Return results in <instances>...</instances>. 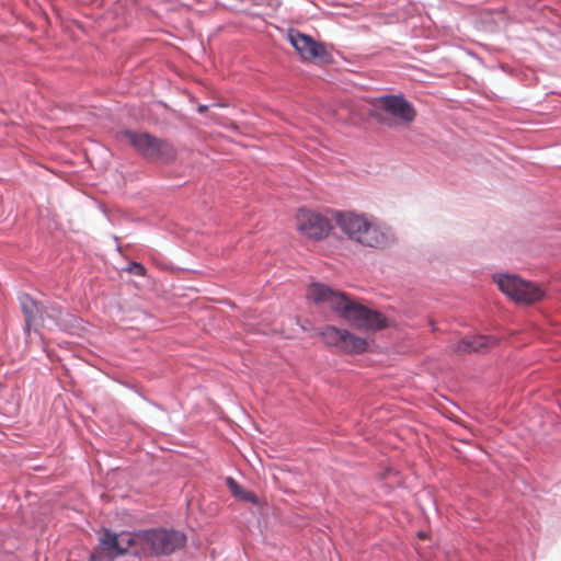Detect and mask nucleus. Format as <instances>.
Segmentation results:
<instances>
[{
    "instance_id": "f257e3e1",
    "label": "nucleus",
    "mask_w": 561,
    "mask_h": 561,
    "mask_svg": "<svg viewBox=\"0 0 561 561\" xmlns=\"http://www.w3.org/2000/svg\"><path fill=\"white\" fill-rule=\"evenodd\" d=\"M307 298L318 305H328L357 329L376 331L389 325L387 318L381 312L369 309L352 300L346 294L334 290L324 284L312 283L308 288Z\"/></svg>"
},
{
    "instance_id": "f03ea898",
    "label": "nucleus",
    "mask_w": 561,
    "mask_h": 561,
    "mask_svg": "<svg viewBox=\"0 0 561 561\" xmlns=\"http://www.w3.org/2000/svg\"><path fill=\"white\" fill-rule=\"evenodd\" d=\"M136 556H170L182 549L186 542L183 533L162 527L136 531Z\"/></svg>"
},
{
    "instance_id": "7ed1b4c3",
    "label": "nucleus",
    "mask_w": 561,
    "mask_h": 561,
    "mask_svg": "<svg viewBox=\"0 0 561 561\" xmlns=\"http://www.w3.org/2000/svg\"><path fill=\"white\" fill-rule=\"evenodd\" d=\"M22 312L25 318V333L31 334L34 330L43 337L42 330H53L60 325L62 309L57 304L39 306L37 301L23 294L19 297Z\"/></svg>"
},
{
    "instance_id": "20e7f679",
    "label": "nucleus",
    "mask_w": 561,
    "mask_h": 561,
    "mask_svg": "<svg viewBox=\"0 0 561 561\" xmlns=\"http://www.w3.org/2000/svg\"><path fill=\"white\" fill-rule=\"evenodd\" d=\"M123 136L140 156L151 162L168 164L176 158V150L168 140L133 130L124 131Z\"/></svg>"
},
{
    "instance_id": "39448f33",
    "label": "nucleus",
    "mask_w": 561,
    "mask_h": 561,
    "mask_svg": "<svg viewBox=\"0 0 561 561\" xmlns=\"http://www.w3.org/2000/svg\"><path fill=\"white\" fill-rule=\"evenodd\" d=\"M136 531H123L121 534H115L110 529H103L102 537L99 539V545L90 556V561H113L115 558L126 553L136 556Z\"/></svg>"
},
{
    "instance_id": "423d86ee",
    "label": "nucleus",
    "mask_w": 561,
    "mask_h": 561,
    "mask_svg": "<svg viewBox=\"0 0 561 561\" xmlns=\"http://www.w3.org/2000/svg\"><path fill=\"white\" fill-rule=\"evenodd\" d=\"M500 290L516 302L530 305L543 297V291L537 285L522 279L517 275L499 274L493 276Z\"/></svg>"
},
{
    "instance_id": "0eeeda50",
    "label": "nucleus",
    "mask_w": 561,
    "mask_h": 561,
    "mask_svg": "<svg viewBox=\"0 0 561 561\" xmlns=\"http://www.w3.org/2000/svg\"><path fill=\"white\" fill-rule=\"evenodd\" d=\"M320 335L328 346L335 347L344 354H362L368 347L366 339L333 325L324 328Z\"/></svg>"
},
{
    "instance_id": "6e6552de",
    "label": "nucleus",
    "mask_w": 561,
    "mask_h": 561,
    "mask_svg": "<svg viewBox=\"0 0 561 561\" xmlns=\"http://www.w3.org/2000/svg\"><path fill=\"white\" fill-rule=\"evenodd\" d=\"M333 218L343 233H345L350 240L358 243L364 242V237L374 226L373 218L355 211L334 210Z\"/></svg>"
},
{
    "instance_id": "1a4fd4ad",
    "label": "nucleus",
    "mask_w": 561,
    "mask_h": 561,
    "mask_svg": "<svg viewBox=\"0 0 561 561\" xmlns=\"http://www.w3.org/2000/svg\"><path fill=\"white\" fill-rule=\"evenodd\" d=\"M288 39L305 61L330 62L332 59L325 46L309 35L296 30H290Z\"/></svg>"
},
{
    "instance_id": "9d476101",
    "label": "nucleus",
    "mask_w": 561,
    "mask_h": 561,
    "mask_svg": "<svg viewBox=\"0 0 561 561\" xmlns=\"http://www.w3.org/2000/svg\"><path fill=\"white\" fill-rule=\"evenodd\" d=\"M380 104L385 113L393 119V122H391L387 118H382V122L389 126H408L413 123L416 117L415 108L403 96L386 95L380 99Z\"/></svg>"
},
{
    "instance_id": "9b49d317",
    "label": "nucleus",
    "mask_w": 561,
    "mask_h": 561,
    "mask_svg": "<svg viewBox=\"0 0 561 561\" xmlns=\"http://www.w3.org/2000/svg\"><path fill=\"white\" fill-rule=\"evenodd\" d=\"M296 219L298 230L314 241L325 238L332 228L327 217L307 208L299 209Z\"/></svg>"
},
{
    "instance_id": "f8f14e48",
    "label": "nucleus",
    "mask_w": 561,
    "mask_h": 561,
    "mask_svg": "<svg viewBox=\"0 0 561 561\" xmlns=\"http://www.w3.org/2000/svg\"><path fill=\"white\" fill-rule=\"evenodd\" d=\"M496 343L497 340L492 336H471L459 341L455 346V351L457 353L480 352L494 346Z\"/></svg>"
},
{
    "instance_id": "ddd939ff",
    "label": "nucleus",
    "mask_w": 561,
    "mask_h": 561,
    "mask_svg": "<svg viewBox=\"0 0 561 561\" xmlns=\"http://www.w3.org/2000/svg\"><path fill=\"white\" fill-rule=\"evenodd\" d=\"M226 483L234 497L253 504L257 503L256 495L251 491H245L233 478H227Z\"/></svg>"
},
{
    "instance_id": "4468645a",
    "label": "nucleus",
    "mask_w": 561,
    "mask_h": 561,
    "mask_svg": "<svg viewBox=\"0 0 561 561\" xmlns=\"http://www.w3.org/2000/svg\"><path fill=\"white\" fill-rule=\"evenodd\" d=\"M123 271L138 276H144L146 273L144 265L137 262L129 263L125 268H123Z\"/></svg>"
},
{
    "instance_id": "2eb2a0df",
    "label": "nucleus",
    "mask_w": 561,
    "mask_h": 561,
    "mask_svg": "<svg viewBox=\"0 0 561 561\" xmlns=\"http://www.w3.org/2000/svg\"><path fill=\"white\" fill-rule=\"evenodd\" d=\"M207 110V106L206 105H201L198 107V111L202 113V112H205Z\"/></svg>"
}]
</instances>
